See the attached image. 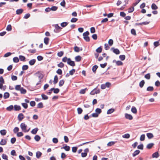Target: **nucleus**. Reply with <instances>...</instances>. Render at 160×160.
Here are the masks:
<instances>
[{
  "mask_svg": "<svg viewBox=\"0 0 160 160\" xmlns=\"http://www.w3.org/2000/svg\"><path fill=\"white\" fill-rule=\"evenodd\" d=\"M7 143V141L5 139H2L0 142V144L1 145H5Z\"/></svg>",
  "mask_w": 160,
  "mask_h": 160,
  "instance_id": "obj_18",
  "label": "nucleus"
},
{
  "mask_svg": "<svg viewBox=\"0 0 160 160\" xmlns=\"http://www.w3.org/2000/svg\"><path fill=\"white\" fill-rule=\"evenodd\" d=\"M6 30L8 31H10L12 29V26L10 24L8 25L6 28Z\"/></svg>",
  "mask_w": 160,
  "mask_h": 160,
  "instance_id": "obj_33",
  "label": "nucleus"
},
{
  "mask_svg": "<svg viewBox=\"0 0 160 160\" xmlns=\"http://www.w3.org/2000/svg\"><path fill=\"white\" fill-rule=\"evenodd\" d=\"M64 83V81L63 80H61L59 82V85L60 87L63 86Z\"/></svg>",
  "mask_w": 160,
  "mask_h": 160,
  "instance_id": "obj_39",
  "label": "nucleus"
},
{
  "mask_svg": "<svg viewBox=\"0 0 160 160\" xmlns=\"http://www.w3.org/2000/svg\"><path fill=\"white\" fill-rule=\"evenodd\" d=\"M159 157V154L158 152H156L152 154V158H157Z\"/></svg>",
  "mask_w": 160,
  "mask_h": 160,
  "instance_id": "obj_26",
  "label": "nucleus"
},
{
  "mask_svg": "<svg viewBox=\"0 0 160 160\" xmlns=\"http://www.w3.org/2000/svg\"><path fill=\"white\" fill-rule=\"evenodd\" d=\"M113 62H115L116 64L118 66L122 65L123 64L122 62L121 61H113Z\"/></svg>",
  "mask_w": 160,
  "mask_h": 160,
  "instance_id": "obj_11",
  "label": "nucleus"
},
{
  "mask_svg": "<svg viewBox=\"0 0 160 160\" xmlns=\"http://www.w3.org/2000/svg\"><path fill=\"white\" fill-rule=\"evenodd\" d=\"M115 143V142H109L107 144V146H111L112 145H114Z\"/></svg>",
  "mask_w": 160,
  "mask_h": 160,
  "instance_id": "obj_46",
  "label": "nucleus"
},
{
  "mask_svg": "<svg viewBox=\"0 0 160 160\" xmlns=\"http://www.w3.org/2000/svg\"><path fill=\"white\" fill-rule=\"evenodd\" d=\"M34 138L36 141L38 142L40 140L41 137L38 135H36L35 136Z\"/></svg>",
  "mask_w": 160,
  "mask_h": 160,
  "instance_id": "obj_24",
  "label": "nucleus"
},
{
  "mask_svg": "<svg viewBox=\"0 0 160 160\" xmlns=\"http://www.w3.org/2000/svg\"><path fill=\"white\" fill-rule=\"evenodd\" d=\"M144 84L145 82L144 80H142L139 83V86L141 88H142L143 87Z\"/></svg>",
  "mask_w": 160,
  "mask_h": 160,
  "instance_id": "obj_29",
  "label": "nucleus"
},
{
  "mask_svg": "<svg viewBox=\"0 0 160 160\" xmlns=\"http://www.w3.org/2000/svg\"><path fill=\"white\" fill-rule=\"evenodd\" d=\"M0 133L2 135H5L7 133V131L6 130L3 129L0 131Z\"/></svg>",
  "mask_w": 160,
  "mask_h": 160,
  "instance_id": "obj_28",
  "label": "nucleus"
},
{
  "mask_svg": "<svg viewBox=\"0 0 160 160\" xmlns=\"http://www.w3.org/2000/svg\"><path fill=\"white\" fill-rule=\"evenodd\" d=\"M20 127L22 131H24L27 129V126L24 123H21Z\"/></svg>",
  "mask_w": 160,
  "mask_h": 160,
  "instance_id": "obj_5",
  "label": "nucleus"
},
{
  "mask_svg": "<svg viewBox=\"0 0 160 160\" xmlns=\"http://www.w3.org/2000/svg\"><path fill=\"white\" fill-rule=\"evenodd\" d=\"M36 103L34 101H32L30 102V105L32 107H34Z\"/></svg>",
  "mask_w": 160,
  "mask_h": 160,
  "instance_id": "obj_52",
  "label": "nucleus"
},
{
  "mask_svg": "<svg viewBox=\"0 0 160 160\" xmlns=\"http://www.w3.org/2000/svg\"><path fill=\"white\" fill-rule=\"evenodd\" d=\"M134 10V8L133 6L131 8H130L128 9V12L129 13H131Z\"/></svg>",
  "mask_w": 160,
  "mask_h": 160,
  "instance_id": "obj_64",
  "label": "nucleus"
},
{
  "mask_svg": "<svg viewBox=\"0 0 160 160\" xmlns=\"http://www.w3.org/2000/svg\"><path fill=\"white\" fill-rule=\"evenodd\" d=\"M95 112H96L99 114L101 112L102 110L100 108H97L95 110Z\"/></svg>",
  "mask_w": 160,
  "mask_h": 160,
  "instance_id": "obj_42",
  "label": "nucleus"
},
{
  "mask_svg": "<svg viewBox=\"0 0 160 160\" xmlns=\"http://www.w3.org/2000/svg\"><path fill=\"white\" fill-rule=\"evenodd\" d=\"M49 40V39L47 37H45L44 38V42L46 45H47L48 44Z\"/></svg>",
  "mask_w": 160,
  "mask_h": 160,
  "instance_id": "obj_20",
  "label": "nucleus"
},
{
  "mask_svg": "<svg viewBox=\"0 0 160 160\" xmlns=\"http://www.w3.org/2000/svg\"><path fill=\"white\" fill-rule=\"evenodd\" d=\"M98 68V66L96 65H94V66H93L92 68V70L94 72H95Z\"/></svg>",
  "mask_w": 160,
  "mask_h": 160,
  "instance_id": "obj_35",
  "label": "nucleus"
},
{
  "mask_svg": "<svg viewBox=\"0 0 160 160\" xmlns=\"http://www.w3.org/2000/svg\"><path fill=\"white\" fill-rule=\"evenodd\" d=\"M74 49L75 52H78L82 50V48H79L77 46H75L74 48Z\"/></svg>",
  "mask_w": 160,
  "mask_h": 160,
  "instance_id": "obj_7",
  "label": "nucleus"
},
{
  "mask_svg": "<svg viewBox=\"0 0 160 160\" xmlns=\"http://www.w3.org/2000/svg\"><path fill=\"white\" fill-rule=\"evenodd\" d=\"M146 135L149 139H151L154 137L153 134L151 133H147Z\"/></svg>",
  "mask_w": 160,
  "mask_h": 160,
  "instance_id": "obj_14",
  "label": "nucleus"
},
{
  "mask_svg": "<svg viewBox=\"0 0 160 160\" xmlns=\"http://www.w3.org/2000/svg\"><path fill=\"white\" fill-rule=\"evenodd\" d=\"M23 10L22 9H17L16 11V14L18 15H19L21 14L23 12Z\"/></svg>",
  "mask_w": 160,
  "mask_h": 160,
  "instance_id": "obj_12",
  "label": "nucleus"
},
{
  "mask_svg": "<svg viewBox=\"0 0 160 160\" xmlns=\"http://www.w3.org/2000/svg\"><path fill=\"white\" fill-rule=\"evenodd\" d=\"M154 88L152 86H149L147 88V90L148 91H152L153 90Z\"/></svg>",
  "mask_w": 160,
  "mask_h": 160,
  "instance_id": "obj_36",
  "label": "nucleus"
},
{
  "mask_svg": "<svg viewBox=\"0 0 160 160\" xmlns=\"http://www.w3.org/2000/svg\"><path fill=\"white\" fill-rule=\"evenodd\" d=\"M34 76L36 78L38 77V78L39 81L36 84V85L37 86H38V85H39L41 83V80L43 78L42 75L39 72H37L34 74Z\"/></svg>",
  "mask_w": 160,
  "mask_h": 160,
  "instance_id": "obj_1",
  "label": "nucleus"
},
{
  "mask_svg": "<svg viewBox=\"0 0 160 160\" xmlns=\"http://www.w3.org/2000/svg\"><path fill=\"white\" fill-rule=\"evenodd\" d=\"M58 66L59 67L62 68L64 67V64L62 62H61L59 64H58Z\"/></svg>",
  "mask_w": 160,
  "mask_h": 160,
  "instance_id": "obj_59",
  "label": "nucleus"
},
{
  "mask_svg": "<svg viewBox=\"0 0 160 160\" xmlns=\"http://www.w3.org/2000/svg\"><path fill=\"white\" fill-rule=\"evenodd\" d=\"M122 137L124 138H129L130 135L129 134L127 133L122 135Z\"/></svg>",
  "mask_w": 160,
  "mask_h": 160,
  "instance_id": "obj_40",
  "label": "nucleus"
},
{
  "mask_svg": "<svg viewBox=\"0 0 160 160\" xmlns=\"http://www.w3.org/2000/svg\"><path fill=\"white\" fill-rule=\"evenodd\" d=\"M140 152L139 150H137L135 151L134 152L132 153V155L133 157H135L136 156L138 155Z\"/></svg>",
  "mask_w": 160,
  "mask_h": 160,
  "instance_id": "obj_13",
  "label": "nucleus"
},
{
  "mask_svg": "<svg viewBox=\"0 0 160 160\" xmlns=\"http://www.w3.org/2000/svg\"><path fill=\"white\" fill-rule=\"evenodd\" d=\"M18 119L19 121H21L23 118V115L22 113H19L18 116Z\"/></svg>",
  "mask_w": 160,
  "mask_h": 160,
  "instance_id": "obj_10",
  "label": "nucleus"
},
{
  "mask_svg": "<svg viewBox=\"0 0 160 160\" xmlns=\"http://www.w3.org/2000/svg\"><path fill=\"white\" fill-rule=\"evenodd\" d=\"M154 145V144L153 143H150L147 145L146 148L148 149H150Z\"/></svg>",
  "mask_w": 160,
  "mask_h": 160,
  "instance_id": "obj_22",
  "label": "nucleus"
},
{
  "mask_svg": "<svg viewBox=\"0 0 160 160\" xmlns=\"http://www.w3.org/2000/svg\"><path fill=\"white\" fill-rule=\"evenodd\" d=\"M89 34V32L88 31H87L83 33V38L84 40L87 42H88L90 41V38L88 36Z\"/></svg>",
  "mask_w": 160,
  "mask_h": 160,
  "instance_id": "obj_2",
  "label": "nucleus"
},
{
  "mask_svg": "<svg viewBox=\"0 0 160 160\" xmlns=\"http://www.w3.org/2000/svg\"><path fill=\"white\" fill-rule=\"evenodd\" d=\"M10 95L8 92H5L3 95V98L4 99H6L8 98L9 97Z\"/></svg>",
  "mask_w": 160,
  "mask_h": 160,
  "instance_id": "obj_21",
  "label": "nucleus"
},
{
  "mask_svg": "<svg viewBox=\"0 0 160 160\" xmlns=\"http://www.w3.org/2000/svg\"><path fill=\"white\" fill-rule=\"evenodd\" d=\"M113 40H112V39H110L109 40L108 43L110 46H112L113 45Z\"/></svg>",
  "mask_w": 160,
  "mask_h": 160,
  "instance_id": "obj_44",
  "label": "nucleus"
},
{
  "mask_svg": "<svg viewBox=\"0 0 160 160\" xmlns=\"http://www.w3.org/2000/svg\"><path fill=\"white\" fill-rule=\"evenodd\" d=\"M68 24V23L66 22H63L61 24V26L62 27H65Z\"/></svg>",
  "mask_w": 160,
  "mask_h": 160,
  "instance_id": "obj_43",
  "label": "nucleus"
},
{
  "mask_svg": "<svg viewBox=\"0 0 160 160\" xmlns=\"http://www.w3.org/2000/svg\"><path fill=\"white\" fill-rule=\"evenodd\" d=\"M77 111H78V113L79 114H81V113H82V109L81 108H77Z\"/></svg>",
  "mask_w": 160,
  "mask_h": 160,
  "instance_id": "obj_45",
  "label": "nucleus"
},
{
  "mask_svg": "<svg viewBox=\"0 0 160 160\" xmlns=\"http://www.w3.org/2000/svg\"><path fill=\"white\" fill-rule=\"evenodd\" d=\"M137 148L138 149H140L141 150H143V145L142 144H141L140 145H139Z\"/></svg>",
  "mask_w": 160,
  "mask_h": 160,
  "instance_id": "obj_47",
  "label": "nucleus"
},
{
  "mask_svg": "<svg viewBox=\"0 0 160 160\" xmlns=\"http://www.w3.org/2000/svg\"><path fill=\"white\" fill-rule=\"evenodd\" d=\"M14 106L12 105H11L6 108V110L8 111H10L13 109Z\"/></svg>",
  "mask_w": 160,
  "mask_h": 160,
  "instance_id": "obj_19",
  "label": "nucleus"
},
{
  "mask_svg": "<svg viewBox=\"0 0 160 160\" xmlns=\"http://www.w3.org/2000/svg\"><path fill=\"white\" fill-rule=\"evenodd\" d=\"M14 109L15 111H18L21 109V107L20 106L15 105L14 106Z\"/></svg>",
  "mask_w": 160,
  "mask_h": 160,
  "instance_id": "obj_9",
  "label": "nucleus"
},
{
  "mask_svg": "<svg viewBox=\"0 0 160 160\" xmlns=\"http://www.w3.org/2000/svg\"><path fill=\"white\" fill-rule=\"evenodd\" d=\"M78 148L76 147H74L72 148V151L73 152H76Z\"/></svg>",
  "mask_w": 160,
  "mask_h": 160,
  "instance_id": "obj_58",
  "label": "nucleus"
},
{
  "mask_svg": "<svg viewBox=\"0 0 160 160\" xmlns=\"http://www.w3.org/2000/svg\"><path fill=\"white\" fill-rule=\"evenodd\" d=\"M19 130L18 128L17 127H15L13 129V132L14 133H16L18 132Z\"/></svg>",
  "mask_w": 160,
  "mask_h": 160,
  "instance_id": "obj_54",
  "label": "nucleus"
},
{
  "mask_svg": "<svg viewBox=\"0 0 160 160\" xmlns=\"http://www.w3.org/2000/svg\"><path fill=\"white\" fill-rule=\"evenodd\" d=\"M153 44L155 47L158 46L160 44L159 43V41L154 42Z\"/></svg>",
  "mask_w": 160,
  "mask_h": 160,
  "instance_id": "obj_49",
  "label": "nucleus"
},
{
  "mask_svg": "<svg viewBox=\"0 0 160 160\" xmlns=\"http://www.w3.org/2000/svg\"><path fill=\"white\" fill-rule=\"evenodd\" d=\"M53 26L55 27L54 32L55 33L59 32L62 29V28L59 27L58 24H55Z\"/></svg>",
  "mask_w": 160,
  "mask_h": 160,
  "instance_id": "obj_3",
  "label": "nucleus"
},
{
  "mask_svg": "<svg viewBox=\"0 0 160 160\" xmlns=\"http://www.w3.org/2000/svg\"><path fill=\"white\" fill-rule=\"evenodd\" d=\"M125 117L126 119L130 120H131L133 118V117L131 115L128 114V113H126L125 114Z\"/></svg>",
  "mask_w": 160,
  "mask_h": 160,
  "instance_id": "obj_8",
  "label": "nucleus"
},
{
  "mask_svg": "<svg viewBox=\"0 0 160 160\" xmlns=\"http://www.w3.org/2000/svg\"><path fill=\"white\" fill-rule=\"evenodd\" d=\"M87 89V88H85L84 89H81L79 92V93L80 94H84L86 92V90Z\"/></svg>",
  "mask_w": 160,
  "mask_h": 160,
  "instance_id": "obj_57",
  "label": "nucleus"
},
{
  "mask_svg": "<svg viewBox=\"0 0 160 160\" xmlns=\"http://www.w3.org/2000/svg\"><path fill=\"white\" fill-rule=\"evenodd\" d=\"M38 129V128H35L33 129L31 131V133L33 134H35L37 133Z\"/></svg>",
  "mask_w": 160,
  "mask_h": 160,
  "instance_id": "obj_16",
  "label": "nucleus"
},
{
  "mask_svg": "<svg viewBox=\"0 0 160 160\" xmlns=\"http://www.w3.org/2000/svg\"><path fill=\"white\" fill-rule=\"evenodd\" d=\"M21 93L23 94H25L26 93V90L24 89L22 87L21 89L20 90Z\"/></svg>",
  "mask_w": 160,
  "mask_h": 160,
  "instance_id": "obj_30",
  "label": "nucleus"
},
{
  "mask_svg": "<svg viewBox=\"0 0 160 160\" xmlns=\"http://www.w3.org/2000/svg\"><path fill=\"white\" fill-rule=\"evenodd\" d=\"M67 61V63L70 66H75V63L73 61H62L64 62H66Z\"/></svg>",
  "mask_w": 160,
  "mask_h": 160,
  "instance_id": "obj_6",
  "label": "nucleus"
},
{
  "mask_svg": "<svg viewBox=\"0 0 160 160\" xmlns=\"http://www.w3.org/2000/svg\"><path fill=\"white\" fill-rule=\"evenodd\" d=\"M22 105L23 107L25 109H27L28 107V104L26 103H22Z\"/></svg>",
  "mask_w": 160,
  "mask_h": 160,
  "instance_id": "obj_48",
  "label": "nucleus"
},
{
  "mask_svg": "<svg viewBox=\"0 0 160 160\" xmlns=\"http://www.w3.org/2000/svg\"><path fill=\"white\" fill-rule=\"evenodd\" d=\"M58 78L57 75H55L54 77L53 81V83L54 84H56L58 82Z\"/></svg>",
  "mask_w": 160,
  "mask_h": 160,
  "instance_id": "obj_23",
  "label": "nucleus"
},
{
  "mask_svg": "<svg viewBox=\"0 0 160 160\" xmlns=\"http://www.w3.org/2000/svg\"><path fill=\"white\" fill-rule=\"evenodd\" d=\"M2 158L5 160H8L7 156L5 154L3 153L2 154Z\"/></svg>",
  "mask_w": 160,
  "mask_h": 160,
  "instance_id": "obj_41",
  "label": "nucleus"
},
{
  "mask_svg": "<svg viewBox=\"0 0 160 160\" xmlns=\"http://www.w3.org/2000/svg\"><path fill=\"white\" fill-rule=\"evenodd\" d=\"M119 58L121 60H124L125 58V55H120L119 56Z\"/></svg>",
  "mask_w": 160,
  "mask_h": 160,
  "instance_id": "obj_60",
  "label": "nucleus"
},
{
  "mask_svg": "<svg viewBox=\"0 0 160 160\" xmlns=\"http://www.w3.org/2000/svg\"><path fill=\"white\" fill-rule=\"evenodd\" d=\"M114 111V109L113 108H111L108 110L107 112V114H110L112 113Z\"/></svg>",
  "mask_w": 160,
  "mask_h": 160,
  "instance_id": "obj_31",
  "label": "nucleus"
},
{
  "mask_svg": "<svg viewBox=\"0 0 160 160\" xmlns=\"http://www.w3.org/2000/svg\"><path fill=\"white\" fill-rule=\"evenodd\" d=\"M111 50L116 54H118L120 53L119 50L117 48L116 49L114 48H112L111 49Z\"/></svg>",
  "mask_w": 160,
  "mask_h": 160,
  "instance_id": "obj_4",
  "label": "nucleus"
},
{
  "mask_svg": "<svg viewBox=\"0 0 160 160\" xmlns=\"http://www.w3.org/2000/svg\"><path fill=\"white\" fill-rule=\"evenodd\" d=\"M42 155V153L40 151H38L36 152V157L37 158H39Z\"/></svg>",
  "mask_w": 160,
  "mask_h": 160,
  "instance_id": "obj_17",
  "label": "nucleus"
},
{
  "mask_svg": "<svg viewBox=\"0 0 160 160\" xmlns=\"http://www.w3.org/2000/svg\"><path fill=\"white\" fill-rule=\"evenodd\" d=\"M58 7L56 6H54L52 7L51 8V10L53 11H56L58 9Z\"/></svg>",
  "mask_w": 160,
  "mask_h": 160,
  "instance_id": "obj_50",
  "label": "nucleus"
},
{
  "mask_svg": "<svg viewBox=\"0 0 160 160\" xmlns=\"http://www.w3.org/2000/svg\"><path fill=\"white\" fill-rule=\"evenodd\" d=\"M144 77L146 79H149L150 78V74L149 73H148L145 75Z\"/></svg>",
  "mask_w": 160,
  "mask_h": 160,
  "instance_id": "obj_53",
  "label": "nucleus"
},
{
  "mask_svg": "<svg viewBox=\"0 0 160 160\" xmlns=\"http://www.w3.org/2000/svg\"><path fill=\"white\" fill-rule=\"evenodd\" d=\"M43 107V104L42 103V102L39 103L37 105L38 108H42Z\"/></svg>",
  "mask_w": 160,
  "mask_h": 160,
  "instance_id": "obj_38",
  "label": "nucleus"
},
{
  "mask_svg": "<svg viewBox=\"0 0 160 160\" xmlns=\"http://www.w3.org/2000/svg\"><path fill=\"white\" fill-rule=\"evenodd\" d=\"M61 149H64L66 151H68L70 149V147L66 145L64 147H62Z\"/></svg>",
  "mask_w": 160,
  "mask_h": 160,
  "instance_id": "obj_15",
  "label": "nucleus"
},
{
  "mask_svg": "<svg viewBox=\"0 0 160 160\" xmlns=\"http://www.w3.org/2000/svg\"><path fill=\"white\" fill-rule=\"evenodd\" d=\"M102 48L101 47H99L96 50V51L97 52L100 53L102 52Z\"/></svg>",
  "mask_w": 160,
  "mask_h": 160,
  "instance_id": "obj_61",
  "label": "nucleus"
},
{
  "mask_svg": "<svg viewBox=\"0 0 160 160\" xmlns=\"http://www.w3.org/2000/svg\"><path fill=\"white\" fill-rule=\"evenodd\" d=\"M64 139L65 142L67 143L68 142L69 139L68 138L67 136H64Z\"/></svg>",
  "mask_w": 160,
  "mask_h": 160,
  "instance_id": "obj_62",
  "label": "nucleus"
},
{
  "mask_svg": "<svg viewBox=\"0 0 160 160\" xmlns=\"http://www.w3.org/2000/svg\"><path fill=\"white\" fill-rule=\"evenodd\" d=\"M23 134L22 132H18L17 134V135L18 137H21L23 136Z\"/></svg>",
  "mask_w": 160,
  "mask_h": 160,
  "instance_id": "obj_56",
  "label": "nucleus"
},
{
  "mask_svg": "<svg viewBox=\"0 0 160 160\" xmlns=\"http://www.w3.org/2000/svg\"><path fill=\"white\" fill-rule=\"evenodd\" d=\"M41 97H42V99L43 100H47L48 99V97L46 96V95L42 94L41 95Z\"/></svg>",
  "mask_w": 160,
  "mask_h": 160,
  "instance_id": "obj_37",
  "label": "nucleus"
},
{
  "mask_svg": "<svg viewBox=\"0 0 160 160\" xmlns=\"http://www.w3.org/2000/svg\"><path fill=\"white\" fill-rule=\"evenodd\" d=\"M132 112L134 113H136L137 112V110L135 107H132L131 108Z\"/></svg>",
  "mask_w": 160,
  "mask_h": 160,
  "instance_id": "obj_27",
  "label": "nucleus"
},
{
  "mask_svg": "<svg viewBox=\"0 0 160 160\" xmlns=\"http://www.w3.org/2000/svg\"><path fill=\"white\" fill-rule=\"evenodd\" d=\"M16 141V139L15 138H13L11 139V142L12 144H14Z\"/></svg>",
  "mask_w": 160,
  "mask_h": 160,
  "instance_id": "obj_63",
  "label": "nucleus"
},
{
  "mask_svg": "<svg viewBox=\"0 0 160 160\" xmlns=\"http://www.w3.org/2000/svg\"><path fill=\"white\" fill-rule=\"evenodd\" d=\"M28 66L27 65H24L22 67V69L23 70H25L28 68Z\"/></svg>",
  "mask_w": 160,
  "mask_h": 160,
  "instance_id": "obj_55",
  "label": "nucleus"
},
{
  "mask_svg": "<svg viewBox=\"0 0 160 160\" xmlns=\"http://www.w3.org/2000/svg\"><path fill=\"white\" fill-rule=\"evenodd\" d=\"M145 135L144 134H142L141 136L140 137V140L141 141H143L145 140Z\"/></svg>",
  "mask_w": 160,
  "mask_h": 160,
  "instance_id": "obj_51",
  "label": "nucleus"
},
{
  "mask_svg": "<svg viewBox=\"0 0 160 160\" xmlns=\"http://www.w3.org/2000/svg\"><path fill=\"white\" fill-rule=\"evenodd\" d=\"M151 8L153 10H156L158 8V7L155 3H152L151 5Z\"/></svg>",
  "mask_w": 160,
  "mask_h": 160,
  "instance_id": "obj_25",
  "label": "nucleus"
},
{
  "mask_svg": "<svg viewBox=\"0 0 160 160\" xmlns=\"http://www.w3.org/2000/svg\"><path fill=\"white\" fill-rule=\"evenodd\" d=\"M22 88L21 85H17L15 86V89L18 91H20Z\"/></svg>",
  "mask_w": 160,
  "mask_h": 160,
  "instance_id": "obj_34",
  "label": "nucleus"
},
{
  "mask_svg": "<svg viewBox=\"0 0 160 160\" xmlns=\"http://www.w3.org/2000/svg\"><path fill=\"white\" fill-rule=\"evenodd\" d=\"M52 89H53V92L57 94L59 92L60 90L58 88H52Z\"/></svg>",
  "mask_w": 160,
  "mask_h": 160,
  "instance_id": "obj_32",
  "label": "nucleus"
}]
</instances>
